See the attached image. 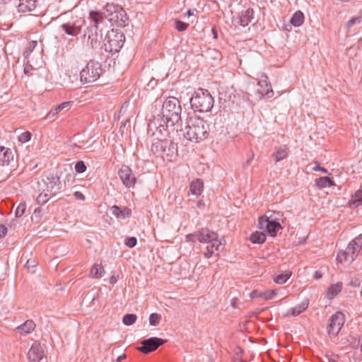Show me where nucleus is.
Returning <instances> with one entry per match:
<instances>
[{
  "label": "nucleus",
  "instance_id": "nucleus-55",
  "mask_svg": "<svg viewBox=\"0 0 362 362\" xmlns=\"http://www.w3.org/2000/svg\"><path fill=\"white\" fill-rule=\"evenodd\" d=\"M329 362H338L333 358H329Z\"/></svg>",
  "mask_w": 362,
  "mask_h": 362
},
{
  "label": "nucleus",
  "instance_id": "nucleus-44",
  "mask_svg": "<svg viewBox=\"0 0 362 362\" xmlns=\"http://www.w3.org/2000/svg\"><path fill=\"white\" fill-rule=\"evenodd\" d=\"M25 209H26L25 204L21 203L18 206V207H17V209H16V210L15 211L16 217H17V218L21 217L24 214V213L25 211Z\"/></svg>",
  "mask_w": 362,
  "mask_h": 362
},
{
  "label": "nucleus",
  "instance_id": "nucleus-4",
  "mask_svg": "<svg viewBox=\"0 0 362 362\" xmlns=\"http://www.w3.org/2000/svg\"><path fill=\"white\" fill-rule=\"evenodd\" d=\"M190 104L194 112H208L212 109L214 100L208 90L199 88L194 93Z\"/></svg>",
  "mask_w": 362,
  "mask_h": 362
},
{
  "label": "nucleus",
  "instance_id": "nucleus-50",
  "mask_svg": "<svg viewBox=\"0 0 362 362\" xmlns=\"http://www.w3.org/2000/svg\"><path fill=\"white\" fill-rule=\"evenodd\" d=\"M262 291H259L257 290H254L250 293L251 298H259V293H261Z\"/></svg>",
  "mask_w": 362,
  "mask_h": 362
},
{
  "label": "nucleus",
  "instance_id": "nucleus-35",
  "mask_svg": "<svg viewBox=\"0 0 362 362\" xmlns=\"http://www.w3.org/2000/svg\"><path fill=\"white\" fill-rule=\"evenodd\" d=\"M291 272H287L284 274H279L276 275L274 278V281L275 283L278 284H283L287 281V280L291 277Z\"/></svg>",
  "mask_w": 362,
  "mask_h": 362
},
{
  "label": "nucleus",
  "instance_id": "nucleus-17",
  "mask_svg": "<svg viewBox=\"0 0 362 362\" xmlns=\"http://www.w3.org/2000/svg\"><path fill=\"white\" fill-rule=\"evenodd\" d=\"M257 86L259 87L256 90V94L259 99H262L264 96L270 98L273 96L274 93L271 86L266 80L259 81Z\"/></svg>",
  "mask_w": 362,
  "mask_h": 362
},
{
  "label": "nucleus",
  "instance_id": "nucleus-56",
  "mask_svg": "<svg viewBox=\"0 0 362 362\" xmlns=\"http://www.w3.org/2000/svg\"><path fill=\"white\" fill-rule=\"evenodd\" d=\"M202 202H201L200 201H199V202H198L197 205H198V206H199V207L200 206H202Z\"/></svg>",
  "mask_w": 362,
  "mask_h": 362
},
{
  "label": "nucleus",
  "instance_id": "nucleus-2",
  "mask_svg": "<svg viewBox=\"0 0 362 362\" xmlns=\"http://www.w3.org/2000/svg\"><path fill=\"white\" fill-rule=\"evenodd\" d=\"M186 241L192 243L199 241L201 243H206V251L204 253V256L206 259H209L215 252H219L223 248L218 234L207 228H202L193 233L187 235Z\"/></svg>",
  "mask_w": 362,
  "mask_h": 362
},
{
  "label": "nucleus",
  "instance_id": "nucleus-33",
  "mask_svg": "<svg viewBox=\"0 0 362 362\" xmlns=\"http://www.w3.org/2000/svg\"><path fill=\"white\" fill-rule=\"evenodd\" d=\"M362 205V189L355 192L350 201V206L358 207Z\"/></svg>",
  "mask_w": 362,
  "mask_h": 362
},
{
  "label": "nucleus",
  "instance_id": "nucleus-52",
  "mask_svg": "<svg viewBox=\"0 0 362 362\" xmlns=\"http://www.w3.org/2000/svg\"><path fill=\"white\" fill-rule=\"evenodd\" d=\"M117 281V279H116V277L115 276H111L110 279V283L111 284H116Z\"/></svg>",
  "mask_w": 362,
  "mask_h": 362
},
{
  "label": "nucleus",
  "instance_id": "nucleus-23",
  "mask_svg": "<svg viewBox=\"0 0 362 362\" xmlns=\"http://www.w3.org/2000/svg\"><path fill=\"white\" fill-rule=\"evenodd\" d=\"M254 11L252 8H247L243 11L239 16V23L243 26H247L253 18Z\"/></svg>",
  "mask_w": 362,
  "mask_h": 362
},
{
  "label": "nucleus",
  "instance_id": "nucleus-40",
  "mask_svg": "<svg viewBox=\"0 0 362 362\" xmlns=\"http://www.w3.org/2000/svg\"><path fill=\"white\" fill-rule=\"evenodd\" d=\"M361 22H362V16L353 17L346 23V28L348 29H350L355 24L360 23Z\"/></svg>",
  "mask_w": 362,
  "mask_h": 362
},
{
  "label": "nucleus",
  "instance_id": "nucleus-37",
  "mask_svg": "<svg viewBox=\"0 0 362 362\" xmlns=\"http://www.w3.org/2000/svg\"><path fill=\"white\" fill-rule=\"evenodd\" d=\"M136 315L135 314H127L123 317L122 322L125 325H132L136 320Z\"/></svg>",
  "mask_w": 362,
  "mask_h": 362
},
{
  "label": "nucleus",
  "instance_id": "nucleus-26",
  "mask_svg": "<svg viewBox=\"0 0 362 362\" xmlns=\"http://www.w3.org/2000/svg\"><path fill=\"white\" fill-rule=\"evenodd\" d=\"M343 284L341 282H337L334 284H332L327 289V297L328 299L332 300L339 294L342 289Z\"/></svg>",
  "mask_w": 362,
  "mask_h": 362
},
{
  "label": "nucleus",
  "instance_id": "nucleus-11",
  "mask_svg": "<svg viewBox=\"0 0 362 362\" xmlns=\"http://www.w3.org/2000/svg\"><path fill=\"white\" fill-rule=\"evenodd\" d=\"M166 342L165 339L158 337H150L141 341V346L137 347V350L143 354H148L156 350L159 346Z\"/></svg>",
  "mask_w": 362,
  "mask_h": 362
},
{
  "label": "nucleus",
  "instance_id": "nucleus-18",
  "mask_svg": "<svg viewBox=\"0 0 362 362\" xmlns=\"http://www.w3.org/2000/svg\"><path fill=\"white\" fill-rule=\"evenodd\" d=\"M98 28L90 25L85 30L83 37L87 39V43L92 47L96 45L98 40Z\"/></svg>",
  "mask_w": 362,
  "mask_h": 362
},
{
  "label": "nucleus",
  "instance_id": "nucleus-42",
  "mask_svg": "<svg viewBox=\"0 0 362 362\" xmlns=\"http://www.w3.org/2000/svg\"><path fill=\"white\" fill-rule=\"evenodd\" d=\"M31 139V134L30 132H23L21 133L19 136H18V141L21 142V143H26L28 142V141H30Z\"/></svg>",
  "mask_w": 362,
  "mask_h": 362
},
{
  "label": "nucleus",
  "instance_id": "nucleus-13",
  "mask_svg": "<svg viewBox=\"0 0 362 362\" xmlns=\"http://www.w3.org/2000/svg\"><path fill=\"white\" fill-rule=\"evenodd\" d=\"M118 175L123 185L127 188H133L136 178L132 170L127 165H123L118 171Z\"/></svg>",
  "mask_w": 362,
  "mask_h": 362
},
{
  "label": "nucleus",
  "instance_id": "nucleus-3",
  "mask_svg": "<svg viewBox=\"0 0 362 362\" xmlns=\"http://www.w3.org/2000/svg\"><path fill=\"white\" fill-rule=\"evenodd\" d=\"M209 132L208 122L199 117L190 118L183 131L182 127L179 128L178 136H183L186 139L199 143L207 138Z\"/></svg>",
  "mask_w": 362,
  "mask_h": 362
},
{
  "label": "nucleus",
  "instance_id": "nucleus-15",
  "mask_svg": "<svg viewBox=\"0 0 362 362\" xmlns=\"http://www.w3.org/2000/svg\"><path fill=\"white\" fill-rule=\"evenodd\" d=\"M359 250L360 248L358 246L352 245V242H351L348 245L345 251L341 252L338 254L337 259L341 262L342 261L351 262L356 259Z\"/></svg>",
  "mask_w": 362,
  "mask_h": 362
},
{
  "label": "nucleus",
  "instance_id": "nucleus-51",
  "mask_svg": "<svg viewBox=\"0 0 362 362\" xmlns=\"http://www.w3.org/2000/svg\"><path fill=\"white\" fill-rule=\"evenodd\" d=\"M322 276V273L321 271L320 270H317V271H315V273H314V278L317 280L321 279Z\"/></svg>",
  "mask_w": 362,
  "mask_h": 362
},
{
  "label": "nucleus",
  "instance_id": "nucleus-30",
  "mask_svg": "<svg viewBox=\"0 0 362 362\" xmlns=\"http://www.w3.org/2000/svg\"><path fill=\"white\" fill-rule=\"evenodd\" d=\"M315 185L320 189L335 185L334 181L329 177H321L317 179Z\"/></svg>",
  "mask_w": 362,
  "mask_h": 362
},
{
  "label": "nucleus",
  "instance_id": "nucleus-19",
  "mask_svg": "<svg viewBox=\"0 0 362 362\" xmlns=\"http://www.w3.org/2000/svg\"><path fill=\"white\" fill-rule=\"evenodd\" d=\"M107 11L105 8L103 12L91 11L89 13L88 18L90 21V25L98 28V26L106 18Z\"/></svg>",
  "mask_w": 362,
  "mask_h": 362
},
{
  "label": "nucleus",
  "instance_id": "nucleus-38",
  "mask_svg": "<svg viewBox=\"0 0 362 362\" xmlns=\"http://www.w3.org/2000/svg\"><path fill=\"white\" fill-rule=\"evenodd\" d=\"M52 196V195H50V194L47 192L45 193H40L37 196L36 201L38 204H44L49 199L50 197Z\"/></svg>",
  "mask_w": 362,
  "mask_h": 362
},
{
  "label": "nucleus",
  "instance_id": "nucleus-16",
  "mask_svg": "<svg viewBox=\"0 0 362 362\" xmlns=\"http://www.w3.org/2000/svg\"><path fill=\"white\" fill-rule=\"evenodd\" d=\"M44 354L45 351L43 347L40 344L35 342L28 353V357L31 361L39 362L42 359Z\"/></svg>",
  "mask_w": 362,
  "mask_h": 362
},
{
  "label": "nucleus",
  "instance_id": "nucleus-57",
  "mask_svg": "<svg viewBox=\"0 0 362 362\" xmlns=\"http://www.w3.org/2000/svg\"><path fill=\"white\" fill-rule=\"evenodd\" d=\"M30 260H28V261H27L26 264L28 265V267H30Z\"/></svg>",
  "mask_w": 362,
  "mask_h": 362
},
{
  "label": "nucleus",
  "instance_id": "nucleus-45",
  "mask_svg": "<svg viewBox=\"0 0 362 362\" xmlns=\"http://www.w3.org/2000/svg\"><path fill=\"white\" fill-rule=\"evenodd\" d=\"M137 240L135 237H128L125 239L124 244L129 248H132L136 246Z\"/></svg>",
  "mask_w": 362,
  "mask_h": 362
},
{
  "label": "nucleus",
  "instance_id": "nucleus-46",
  "mask_svg": "<svg viewBox=\"0 0 362 362\" xmlns=\"http://www.w3.org/2000/svg\"><path fill=\"white\" fill-rule=\"evenodd\" d=\"M352 245L358 246V247L361 249L362 246V233L358 235L354 240L352 241Z\"/></svg>",
  "mask_w": 362,
  "mask_h": 362
},
{
  "label": "nucleus",
  "instance_id": "nucleus-43",
  "mask_svg": "<svg viewBox=\"0 0 362 362\" xmlns=\"http://www.w3.org/2000/svg\"><path fill=\"white\" fill-rule=\"evenodd\" d=\"M75 170L78 173H83L86 170V165L83 160H79L75 164Z\"/></svg>",
  "mask_w": 362,
  "mask_h": 362
},
{
  "label": "nucleus",
  "instance_id": "nucleus-39",
  "mask_svg": "<svg viewBox=\"0 0 362 362\" xmlns=\"http://www.w3.org/2000/svg\"><path fill=\"white\" fill-rule=\"evenodd\" d=\"M161 316L157 313H151L149 316V323L152 326H156L159 324Z\"/></svg>",
  "mask_w": 362,
  "mask_h": 362
},
{
  "label": "nucleus",
  "instance_id": "nucleus-24",
  "mask_svg": "<svg viewBox=\"0 0 362 362\" xmlns=\"http://www.w3.org/2000/svg\"><path fill=\"white\" fill-rule=\"evenodd\" d=\"M288 153V148L286 145H284L276 148L275 151L273 153L272 156L274 159V161L277 163L287 158Z\"/></svg>",
  "mask_w": 362,
  "mask_h": 362
},
{
  "label": "nucleus",
  "instance_id": "nucleus-10",
  "mask_svg": "<svg viewBox=\"0 0 362 362\" xmlns=\"http://www.w3.org/2000/svg\"><path fill=\"white\" fill-rule=\"evenodd\" d=\"M84 23V19L78 18L62 23L59 28L66 35L77 37L81 33Z\"/></svg>",
  "mask_w": 362,
  "mask_h": 362
},
{
  "label": "nucleus",
  "instance_id": "nucleus-41",
  "mask_svg": "<svg viewBox=\"0 0 362 362\" xmlns=\"http://www.w3.org/2000/svg\"><path fill=\"white\" fill-rule=\"evenodd\" d=\"M188 23H186L177 19L175 20V28L177 29V31H184L188 28Z\"/></svg>",
  "mask_w": 362,
  "mask_h": 362
},
{
  "label": "nucleus",
  "instance_id": "nucleus-48",
  "mask_svg": "<svg viewBox=\"0 0 362 362\" xmlns=\"http://www.w3.org/2000/svg\"><path fill=\"white\" fill-rule=\"evenodd\" d=\"M7 233V228L2 224H0V239L4 236Z\"/></svg>",
  "mask_w": 362,
  "mask_h": 362
},
{
  "label": "nucleus",
  "instance_id": "nucleus-8",
  "mask_svg": "<svg viewBox=\"0 0 362 362\" xmlns=\"http://www.w3.org/2000/svg\"><path fill=\"white\" fill-rule=\"evenodd\" d=\"M107 11L106 18L112 24L118 27H124L128 21V17L123 8L113 4H107L105 6Z\"/></svg>",
  "mask_w": 362,
  "mask_h": 362
},
{
  "label": "nucleus",
  "instance_id": "nucleus-12",
  "mask_svg": "<svg viewBox=\"0 0 362 362\" xmlns=\"http://www.w3.org/2000/svg\"><path fill=\"white\" fill-rule=\"evenodd\" d=\"M258 226L260 229L265 230L272 237L276 236L277 232L281 229V226L278 221L270 220L266 216H261L259 218Z\"/></svg>",
  "mask_w": 362,
  "mask_h": 362
},
{
  "label": "nucleus",
  "instance_id": "nucleus-28",
  "mask_svg": "<svg viewBox=\"0 0 362 362\" xmlns=\"http://www.w3.org/2000/svg\"><path fill=\"white\" fill-rule=\"evenodd\" d=\"M189 191L192 194L199 195L203 191V182L197 179L190 183Z\"/></svg>",
  "mask_w": 362,
  "mask_h": 362
},
{
  "label": "nucleus",
  "instance_id": "nucleus-31",
  "mask_svg": "<svg viewBox=\"0 0 362 362\" xmlns=\"http://www.w3.org/2000/svg\"><path fill=\"white\" fill-rule=\"evenodd\" d=\"M304 19H305V17H304L303 13L301 12L300 11H298L295 12L293 13V15L292 16V17L290 20V23L293 25H294L296 27H298L303 23Z\"/></svg>",
  "mask_w": 362,
  "mask_h": 362
},
{
  "label": "nucleus",
  "instance_id": "nucleus-1",
  "mask_svg": "<svg viewBox=\"0 0 362 362\" xmlns=\"http://www.w3.org/2000/svg\"><path fill=\"white\" fill-rule=\"evenodd\" d=\"M182 107L180 102L175 97L168 98L163 103L160 111L161 117L160 127L166 128L173 127V131L179 132V128L182 127L181 124Z\"/></svg>",
  "mask_w": 362,
  "mask_h": 362
},
{
  "label": "nucleus",
  "instance_id": "nucleus-58",
  "mask_svg": "<svg viewBox=\"0 0 362 362\" xmlns=\"http://www.w3.org/2000/svg\"><path fill=\"white\" fill-rule=\"evenodd\" d=\"M24 71H25V73L28 71L27 67L25 68Z\"/></svg>",
  "mask_w": 362,
  "mask_h": 362
},
{
  "label": "nucleus",
  "instance_id": "nucleus-9",
  "mask_svg": "<svg viewBox=\"0 0 362 362\" xmlns=\"http://www.w3.org/2000/svg\"><path fill=\"white\" fill-rule=\"evenodd\" d=\"M345 322L344 315L337 311L329 318L327 327V333L329 337H336L341 329Z\"/></svg>",
  "mask_w": 362,
  "mask_h": 362
},
{
  "label": "nucleus",
  "instance_id": "nucleus-25",
  "mask_svg": "<svg viewBox=\"0 0 362 362\" xmlns=\"http://www.w3.org/2000/svg\"><path fill=\"white\" fill-rule=\"evenodd\" d=\"M309 305L308 299L303 300L301 303L296 305L294 308H292L288 313L287 316H297L305 310Z\"/></svg>",
  "mask_w": 362,
  "mask_h": 362
},
{
  "label": "nucleus",
  "instance_id": "nucleus-21",
  "mask_svg": "<svg viewBox=\"0 0 362 362\" xmlns=\"http://www.w3.org/2000/svg\"><path fill=\"white\" fill-rule=\"evenodd\" d=\"M72 101H66L58 105L54 106L52 107L48 113L46 115L45 119H54L55 116L62 110H63L65 108L70 107L72 105Z\"/></svg>",
  "mask_w": 362,
  "mask_h": 362
},
{
  "label": "nucleus",
  "instance_id": "nucleus-54",
  "mask_svg": "<svg viewBox=\"0 0 362 362\" xmlns=\"http://www.w3.org/2000/svg\"><path fill=\"white\" fill-rule=\"evenodd\" d=\"M194 11H197V10H195V9H194V10L189 9V10L187 11V13H186V14H187L188 16H190L194 15Z\"/></svg>",
  "mask_w": 362,
  "mask_h": 362
},
{
  "label": "nucleus",
  "instance_id": "nucleus-5",
  "mask_svg": "<svg viewBox=\"0 0 362 362\" xmlns=\"http://www.w3.org/2000/svg\"><path fill=\"white\" fill-rule=\"evenodd\" d=\"M159 128L160 127H159ZM153 129H156L157 131L158 129L155 121L151 122L148 125V142L151 144V151L152 153L161 155L170 146L172 142L165 139H163L158 136L155 137L156 133L153 132Z\"/></svg>",
  "mask_w": 362,
  "mask_h": 362
},
{
  "label": "nucleus",
  "instance_id": "nucleus-53",
  "mask_svg": "<svg viewBox=\"0 0 362 362\" xmlns=\"http://www.w3.org/2000/svg\"><path fill=\"white\" fill-rule=\"evenodd\" d=\"M126 358V354H123L122 355L118 356L116 359L117 362L121 361V360Z\"/></svg>",
  "mask_w": 362,
  "mask_h": 362
},
{
  "label": "nucleus",
  "instance_id": "nucleus-7",
  "mask_svg": "<svg viewBox=\"0 0 362 362\" xmlns=\"http://www.w3.org/2000/svg\"><path fill=\"white\" fill-rule=\"evenodd\" d=\"M102 73L101 64L97 61L90 60L80 71V80L83 84L93 83L100 77Z\"/></svg>",
  "mask_w": 362,
  "mask_h": 362
},
{
  "label": "nucleus",
  "instance_id": "nucleus-6",
  "mask_svg": "<svg viewBox=\"0 0 362 362\" xmlns=\"http://www.w3.org/2000/svg\"><path fill=\"white\" fill-rule=\"evenodd\" d=\"M125 36L122 32L112 29L107 32L104 40V49L105 52L111 54L118 52L123 47Z\"/></svg>",
  "mask_w": 362,
  "mask_h": 362
},
{
  "label": "nucleus",
  "instance_id": "nucleus-34",
  "mask_svg": "<svg viewBox=\"0 0 362 362\" xmlns=\"http://www.w3.org/2000/svg\"><path fill=\"white\" fill-rule=\"evenodd\" d=\"M104 272V269L101 265L94 264L90 272V275L92 278H100Z\"/></svg>",
  "mask_w": 362,
  "mask_h": 362
},
{
  "label": "nucleus",
  "instance_id": "nucleus-22",
  "mask_svg": "<svg viewBox=\"0 0 362 362\" xmlns=\"http://www.w3.org/2000/svg\"><path fill=\"white\" fill-rule=\"evenodd\" d=\"M37 0H20L18 10L21 13L30 12L36 8Z\"/></svg>",
  "mask_w": 362,
  "mask_h": 362
},
{
  "label": "nucleus",
  "instance_id": "nucleus-14",
  "mask_svg": "<svg viewBox=\"0 0 362 362\" xmlns=\"http://www.w3.org/2000/svg\"><path fill=\"white\" fill-rule=\"evenodd\" d=\"M42 181L47 187L46 191L49 192L50 195L55 196L59 193L62 189L60 178L57 175H50L46 177V179H42Z\"/></svg>",
  "mask_w": 362,
  "mask_h": 362
},
{
  "label": "nucleus",
  "instance_id": "nucleus-49",
  "mask_svg": "<svg viewBox=\"0 0 362 362\" xmlns=\"http://www.w3.org/2000/svg\"><path fill=\"white\" fill-rule=\"evenodd\" d=\"M313 170L315 171H321L324 173H327V170L323 167H321L319 165V164L316 165L315 167H313Z\"/></svg>",
  "mask_w": 362,
  "mask_h": 362
},
{
  "label": "nucleus",
  "instance_id": "nucleus-29",
  "mask_svg": "<svg viewBox=\"0 0 362 362\" xmlns=\"http://www.w3.org/2000/svg\"><path fill=\"white\" fill-rule=\"evenodd\" d=\"M111 211L113 215L117 218H125L131 214V210L127 208L123 209L117 205H114L111 207Z\"/></svg>",
  "mask_w": 362,
  "mask_h": 362
},
{
  "label": "nucleus",
  "instance_id": "nucleus-59",
  "mask_svg": "<svg viewBox=\"0 0 362 362\" xmlns=\"http://www.w3.org/2000/svg\"><path fill=\"white\" fill-rule=\"evenodd\" d=\"M361 296H362V288H361Z\"/></svg>",
  "mask_w": 362,
  "mask_h": 362
},
{
  "label": "nucleus",
  "instance_id": "nucleus-27",
  "mask_svg": "<svg viewBox=\"0 0 362 362\" xmlns=\"http://www.w3.org/2000/svg\"><path fill=\"white\" fill-rule=\"evenodd\" d=\"M35 327V323L33 320H28L23 324L17 327L16 329L20 333L27 334L32 332Z\"/></svg>",
  "mask_w": 362,
  "mask_h": 362
},
{
  "label": "nucleus",
  "instance_id": "nucleus-36",
  "mask_svg": "<svg viewBox=\"0 0 362 362\" xmlns=\"http://www.w3.org/2000/svg\"><path fill=\"white\" fill-rule=\"evenodd\" d=\"M278 293L277 289H274L272 291L266 290L264 291H262L261 293H259V298L263 300H271L272 299L276 294Z\"/></svg>",
  "mask_w": 362,
  "mask_h": 362
},
{
  "label": "nucleus",
  "instance_id": "nucleus-20",
  "mask_svg": "<svg viewBox=\"0 0 362 362\" xmlns=\"http://www.w3.org/2000/svg\"><path fill=\"white\" fill-rule=\"evenodd\" d=\"M13 153L11 149L0 146V165H8L13 160Z\"/></svg>",
  "mask_w": 362,
  "mask_h": 362
},
{
  "label": "nucleus",
  "instance_id": "nucleus-60",
  "mask_svg": "<svg viewBox=\"0 0 362 362\" xmlns=\"http://www.w3.org/2000/svg\"><path fill=\"white\" fill-rule=\"evenodd\" d=\"M361 11H362V9H361Z\"/></svg>",
  "mask_w": 362,
  "mask_h": 362
},
{
  "label": "nucleus",
  "instance_id": "nucleus-47",
  "mask_svg": "<svg viewBox=\"0 0 362 362\" xmlns=\"http://www.w3.org/2000/svg\"><path fill=\"white\" fill-rule=\"evenodd\" d=\"M74 197L76 199H78V200H84L85 199V196L81 192H78V191H76L74 193Z\"/></svg>",
  "mask_w": 362,
  "mask_h": 362
},
{
  "label": "nucleus",
  "instance_id": "nucleus-32",
  "mask_svg": "<svg viewBox=\"0 0 362 362\" xmlns=\"http://www.w3.org/2000/svg\"><path fill=\"white\" fill-rule=\"evenodd\" d=\"M250 240L253 243L261 244L266 240V235L263 232L256 231L251 234Z\"/></svg>",
  "mask_w": 362,
  "mask_h": 362
}]
</instances>
